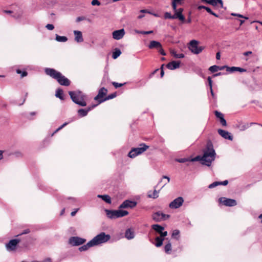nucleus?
<instances>
[{"mask_svg":"<svg viewBox=\"0 0 262 262\" xmlns=\"http://www.w3.org/2000/svg\"><path fill=\"white\" fill-rule=\"evenodd\" d=\"M215 152L211 143H208L206 148L204 150L202 157L198 156L191 159L192 161H201L202 164L209 166L215 159Z\"/></svg>","mask_w":262,"mask_h":262,"instance_id":"f257e3e1","label":"nucleus"},{"mask_svg":"<svg viewBox=\"0 0 262 262\" xmlns=\"http://www.w3.org/2000/svg\"><path fill=\"white\" fill-rule=\"evenodd\" d=\"M45 73L47 75L55 79L60 85L69 86L70 84V81L67 78L54 69L46 68Z\"/></svg>","mask_w":262,"mask_h":262,"instance_id":"f03ea898","label":"nucleus"},{"mask_svg":"<svg viewBox=\"0 0 262 262\" xmlns=\"http://www.w3.org/2000/svg\"><path fill=\"white\" fill-rule=\"evenodd\" d=\"M69 94L75 103L81 106L86 105L85 102L86 96L82 92L80 91H70Z\"/></svg>","mask_w":262,"mask_h":262,"instance_id":"7ed1b4c3","label":"nucleus"},{"mask_svg":"<svg viewBox=\"0 0 262 262\" xmlns=\"http://www.w3.org/2000/svg\"><path fill=\"white\" fill-rule=\"evenodd\" d=\"M111 238L109 234H106L104 232H101L90 241L93 246H98L107 242Z\"/></svg>","mask_w":262,"mask_h":262,"instance_id":"20e7f679","label":"nucleus"},{"mask_svg":"<svg viewBox=\"0 0 262 262\" xmlns=\"http://www.w3.org/2000/svg\"><path fill=\"white\" fill-rule=\"evenodd\" d=\"M106 215L108 218L111 219H115L123 217L128 214V212L126 210H108L105 209Z\"/></svg>","mask_w":262,"mask_h":262,"instance_id":"39448f33","label":"nucleus"},{"mask_svg":"<svg viewBox=\"0 0 262 262\" xmlns=\"http://www.w3.org/2000/svg\"><path fill=\"white\" fill-rule=\"evenodd\" d=\"M149 146L144 143L140 144V147L133 148L128 154V156L130 158H134L142 154L145 151Z\"/></svg>","mask_w":262,"mask_h":262,"instance_id":"423d86ee","label":"nucleus"},{"mask_svg":"<svg viewBox=\"0 0 262 262\" xmlns=\"http://www.w3.org/2000/svg\"><path fill=\"white\" fill-rule=\"evenodd\" d=\"M199 42L196 40H192L189 42L188 49L194 54H199L202 52L204 48L202 46H198Z\"/></svg>","mask_w":262,"mask_h":262,"instance_id":"0eeeda50","label":"nucleus"},{"mask_svg":"<svg viewBox=\"0 0 262 262\" xmlns=\"http://www.w3.org/2000/svg\"><path fill=\"white\" fill-rule=\"evenodd\" d=\"M184 201V199L182 196L178 197L169 204V207L171 209H178L182 206Z\"/></svg>","mask_w":262,"mask_h":262,"instance_id":"6e6552de","label":"nucleus"},{"mask_svg":"<svg viewBox=\"0 0 262 262\" xmlns=\"http://www.w3.org/2000/svg\"><path fill=\"white\" fill-rule=\"evenodd\" d=\"M85 241V239L78 236L71 237L69 240V244L73 246L82 245L84 243Z\"/></svg>","mask_w":262,"mask_h":262,"instance_id":"1a4fd4ad","label":"nucleus"},{"mask_svg":"<svg viewBox=\"0 0 262 262\" xmlns=\"http://www.w3.org/2000/svg\"><path fill=\"white\" fill-rule=\"evenodd\" d=\"M19 239H13L10 240L8 243L6 245V248L8 251H15L18 244L20 242Z\"/></svg>","mask_w":262,"mask_h":262,"instance_id":"9d476101","label":"nucleus"},{"mask_svg":"<svg viewBox=\"0 0 262 262\" xmlns=\"http://www.w3.org/2000/svg\"><path fill=\"white\" fill-rule=\"evenodd\" d=\"M169 217V215L165 214L160 211L156 212L152 215V219L156 222H160L166 219H168Z\"/></svg>","mask_w":262,"mask_h":262,"instance_id":"9b49d317","label":"nucleus"},{"mask_svg":"<svg viewBox=\"0 0 262 262\" xmlns=\"http://www.w3.org/2000/svg\"><path fill=\"white\" fill-rule=\"evenodd\" d=\"M219 201L220 203L223 204L226 206L232 207L236 205L237 204L236 200L224 197L220 198Z\"/></svg>","mask_w":262,"mask_h":262,"instance_id":"f8f14e48","label":"nucleus"},{"mask_svg":"<svg viewBox=\"0 0 262 262\" xmlns=\"http://www.w3.org/2000/svg\"><path fill=\"white\" fill-rule=\"evenodd\" d=\"M137 205V202L128 200L124 201L119 207V209L122 208H133Z\"/></svg>","mask_w":262,"mask_h":262,"instance_id":"ddd939ff","label":"nucleus"},{"mask_svg":"<svg viewBox=\"0 0 262 262\" xmlns=\"http://www.w3.org/2000/svg\"><path fill=\"white\" fill-rule=\"evenodd\" d=\"M107 92V90L103 87L101 88L98 92V94L94 98L95 100H97L99 103V100L104 99L103 97L106 95Z\"/></svg>","mask_w":262,"mask_h":262,"instance_id":"4468645a","label":"nucleus"},{"mask_svg":"<svg viewBox=\"0 0 262 262\" xmlns=\"http://www.w3.org/2000/svg\"><path fill=\"white\" fill-rule=\"evenodd\" d=\"M183 11V8H180L177 12H174V14L172 15V19H179L180 20L184 22L185 18L182 14Z\"/></svg>","mask_w":262,"mask_h":262,"instance_id":"2eb2a0df","label":"nucleus"},{"mask_svg":"<svg viewBox=\"0 0 262 262\" xmlns=\"http://www.w3.org/2000/svg\"><path fill=\"white\" fill-rule=\"evenodd\" d=\"M125 34V31L124 29H121L118 30H116L113 32V37L116 40L121 39Z\"/></svg>","mask_w":262,"mask_h":262,"instance_id":"dca6fc26","label":"nucleus"},{"mask_svg":"<svg viewBox=\"0 0 262 262\" xmlns=\"http://www.w3.org/2000/svg\"><path fill=\"white\" fill-rule=\"evenodd\" d=\"M217 132L219 135L224 139H228L231 141L233 140V137L229 132L222 129H219Z\"/></svg>","mask_w":262,"mask_h":262,"instance_id":"f3484780","label":"nucleus"},{"mask_svg":"<svg viewBox=\"0 0 262 262\" xmlns=\"http://www.w3.org/2000/svg\"><path fill=\"white\" fill-rule=\"evenodd\" d=\"M96 105H93L91 106L88 107L86 109L81 108L78 110L77 113L80 117H85L88 115L89 112L94 108Z\"/></svg>","mask_w":262,"mask_h":262,"instance_id":"a211bd4d","label":"nucleus"},{"mask_svg":"<svg viewBox=\"0 0 262 262\" xmlns=\"http://www.w3.org/2000/svg\"><path fill=\"white\" fill-rule=\"evenodd\" d=\"M180 61H172L167 64L166 67L169 70H173L180 67Z\"/></svg>","mask_w":262,"mask_h":262,"instance_id":"6ab92c4d","label":"nucleus"},{"mask_svg":"<svg viewBox=\"0 0 262 262\" xmlns=\"http://www.w3.org/2000/svg\"><path fill=\"white\" fill-rule=\"evenodd\" d=\"M75 36V40L77 42H81L83 41L82 32L80 31L75 30L73 32Z\"/></svg>","mask_w":262,"mask_h":262,"instance_id":"aec40b11","label":"nucleus"},{"mask_svg":"<svg viewBox=\"0 0 262 262\" xmlns=\"http://www.w3.org/2000/svg\"><path fill=\"white\" fill-rule=\"evenodd\" d=\"M246 71V70L240 67H232L227 68V72L230 73H232L235 72H239L241 73L245 72Z\"/></svg>","mask_w":262,"mask_h":262,"instance_id":"412c9836","label":"nucleus"},{"mask_svg":"<svg viewBox=\"0 0 262 262\" xmlns=\"http://www.w3.org/2000/svg\"><path fill=\"white\" fill-rule=\"evenodd\" d=\"M125 237L127 239H132L135 237V233L133 229H127L125 232Z\"/></svg>","mask_w":262,"mask_h":262,"instance_id":"4be33fe9","label":"nucleus"},{"mask_svg":"<svg viewBox=\"0 0 262 262\" xmlns=\"http://www.w3.org/2000/svg\"><path fill=\"white\" fill-rule=\"evenodd\" d=\"M161 47H162V45L161 44V43L160 42H159L158 41H156V40L151 41L148 45V48L149 49H154V48L159 49Z\"/></svg>","mask_w":262,"mask_h":262,"instance_id":"5701e85b","label":"nucleus"},{"mask_svg":"<svg viewBox=\"0 0 262 262\" xmlns=\"http://www.w3.org/2000/svg\"><path fill=\"white\" fill-rule=\"evenodd\" d=\"M98 198H101L104 201L108 204L111 203V198L108 195H97Z\"/></svg>","mask_w":262,"mask_h":262,"instance_id":"b1692460","label":"nucleus"},{"mask_svg":"<svg viewBox=\"0 0 262 262\" xmlns=\"http://www.w3.org/2000/svg\"><path fill=\"white\" fill-rule=\"evenodd\" d=\"M152 228L155 230L157 232L161 233L162 231L164 230V228L163 227L158 224H155L152 226Z\"/></svg>","mask_w":262,"mask_h":262,"instance_id":"393cba45","label":"nucleus"},{"mask_svg":"<svg viewBox=\"0 0 262 262\" xmlns=\"http://www.w3.org/2000/svg\"><path fill=\"white\" fill-rule=\"evenodd\" d=\"M93 247L91 242L89 241L86 244L84 245L79 248L80 251H84L87 250L89 248Z\"/></svg>","mask_w":262,"mask_h":262,"instance_id":"a878e982","label":"nucleus"},{"mask_svg":"<svg viewBox=\"0 0 262 262\" xmlns=\"http://www.w3.org/2000/svg\"><path fill=\"white\" fill-rule=\"evenodd\" d=\"M210 2V5H212L213 6H217L218 5H220L221 8L223 7V3L222 0H212Z\"/></svg>","mask_w":262,"mask_h":262,"instance_id":"bb28decb","label":"nucleus"},{"mask_svg":"<svg viewBox=\"0 0 262 262\" xmlns=\"http://www.w3.org/2000/svg\"><path fill=\"white\" fill-rule=\"evenodd\" d=\"M116 97V93H114L111 94L110 95H108L107 96H106L105 98H104V99L100 100H99V103L103 102L104 101H105L106 100H110V99H113V98H115Z\"/></svg>","mask_w":262,"mask_h":262,"instance_id":"cd10ccee","label":"nucleus"},{"mask_svg":"<svg viewBox=\"0 0 262 262\" xmlns=\"http://www.w3.org/2000/svg\"><path fill=\"white\" fill-rule=\"evenodd\" d=\"M164 251L167 254H170L171 251V244L170 242H168L164 246Z\"/></svg>","mask_w":262,"mask_h":262,"instance_id":"c85d7f7f","label":"nucleus"},{"mask_svg":"<svg viewBox=\"0 0 262 262\" xmlns=\"http://www.w3.org/2000/svg\"><path fill=\"white\" fill-rule=\"evenodd\" d=\"M55 96L60 99L63 100V91L60 89H57L56 91Z\"/></svg>","mask_w":262,"mask_h":262,"instance_id":"c756f323","label":"nucleus"},{"mask_svg":"<svg viewBox=\"0 0 262 262\" xmlns=\"http://www.w3.org/2000/svg\"><path fill=\"white\" fill-rule=\"evenodd\" d=\"M159 191H157L156 190H155L152 193L151 192H148V197L150 198L156 199L158 197Z\"/></svg>","mask_w":262,"mask_h":262,"instance_id":"7c9ffc66","label":"nucleus"},{"mask_svg":"<svg viewBox=\"0 0 262 262\" xmlns=\"http://www.w3.org/2000/svg\"><path fill=\"white\" fill-rule=\"evenodd\" d=\"M180 232L179 230H174L172 233V237L176 238L177 240H179L180 237Z\"/></svg>","mask_w":262,"mask_h":262,"instance_id":"2f4dec72","label":"nucleus"},{"mask_svg":"<svg viewBox=\"0 0 262 262\" xmlns=\"http://www.w3.org/2000/svg\"><path fill=\"white\" fill-rule=\"evenodd\" d=\"M155 240L156 242V243L155 244L156 246L157 247H159L162 245L164 238L160 237H157Z\"/></svg>","mask_w":262,"mask_h":262,"instance_id":"473e14b6","label":"nucleus"},{"mask_svg":"<svg viewBox=\"0 0 262 262\" xmlns=\"http://www.w3.org/2000/svg\"><path fill=\"white\" fill-rule=\"evenodd\" d=\"M56 40L58 42H66L68 40V38L66 36H61L56 34Z\"/></svg>","mask_w":262,"mask_h":262,"instance_id":"72a5a7b5","label":"nucleus"},{"mask_svg":"<svg viewBox=\"0 0 262 262\" xmlns=\"http://www.w3.org/2000/svg\"><path fill=\"white\" fill-rule=\"evenodd\" d=\"M121 54V52L119 49H116L115 51L113 52L112 57L114 59L117 58Z\"/></svg>","mask_w":262,"mask_h":262,"instance_id":"f704fd0d","label":"nucleus"},{"mask_svg":"<svg viewBox=\"0 0 262 262\" xmlns=\"http://www.w3.org/2000/svg\"><path fill=\"white\" fill-rule=\"evenodd\" d=\"M249 127H250V125L248 123L240 124L238 126V128L241 131H244V130H246V129L248 128Z\"/></svg>","mask_w":262,"mask_h":262,"instance_id":"c9c22d12","label":"nucleus"},{"mask_svg":"<svg viewBox=\"0 0 262 262\" xmlns=\"http://www.w3.org/2000/svg\"><path fill=\"white\" fill-rule=\"evenodd\" d=\"M219 69V66L214 65V66H212L210 67V68H209V70L211 73H214V72L218 71Z\"/></svg>","mask_w":262,"mask_h":262,"instance_id":"e433bc0d","label":"nucleus"},{"mask_svg":"<svg viewBox=\"0 0 262 262\" xmlns=\"http://www.w3.org/2000/svg\"><path fill=\"white\" fill-rule=\"evenodd\" d=\"M140 12L142 13H148V14H152L156 17L158 16V15L157 14L153 13L151 12L150 11L146 10V9L141 10L140 11Z\"/></svg>","mask_w":262,"mask_h":262,"instance_id":"4c0bfd02","label":"nucleus"},{"mask_svg":"<svg viewBox=\"0 0 262 262\" xmlns=\"http://www.w3.org/2000/svg\"><path fill=\"white\" fill-rule=\"evenodd\" d=\"M70 122H65L62 125H61L60 126H59L58 128H57L55 132L52 134V136H53V135L55 133H56L57 132H58L59 130H60V129H61L63 127H64V126H66L67 125H68L69 123Z\"/></svg>","mask_w":262,"mask_h":262,"instance_id":"58836bf2","label":"nucleus"},{"mask_svg":"<svg viewBox=\"0 0 262 262\" xmlns=\"http://www.w3.org/2000/svg\"><path fill=\"white\" fill-rule=\"evenodd\" d=\"M16 73L21 75V77H25L27 75L28 73L26 71H21L19 69L16 70Z\"/></svg>","mask_w":262,"mask_h":262,"instance_id":"ea45409f","label":"nucleus"},{"mask_svg":"<svg viewBox=\"0 0 262 262\" xmlns=\"http://www.w3.org/2000/svg\"><path fill=\"white\" fill-rule=\"evenodd\" d=\"M177 161H178L179 163H185L187 161H191V159H189L187 158H180V159H177ZM191 162H192V161H191Z\"/></svg>","mask_w":262,"mask_h":262,"instance_id":"a19ab883","label":"nucleus"},{"mask_svg":"<svg viewBox=\"0 0 262 262\" xmlns=\"http://www.w3.org/2000/svg\"><path fill=\"white\" fill-rule=\"evenodd\" d=\"M218 185H220V182H214L212 183V184H210L208 186V188L211 189V188H214L215 187H216Z\"/></svg>","mask_w":262,"mask_h":262,"instance_id":"79ce46f5","label":"nucleus"},{"mask_svg":"<svg viewBox=\"0 0 262 262\" xmlns=\"http://www.w3.org/2000/svg\"><path fill=\"white\" fill-rule=\"evenodd\" d=\"M164 18L165 19H172V15L169 12H165L164 13Z\"/></svg>","mask_w":262,"mask_h":262,"instance_id":"37998d69","label":"nucleus"},{"mask_svg":"<svg viewBox=\"0 0 262 262\" xmlns=\"http://www.w3.org/2000/svg\"><path fill=\"white\" fill-rule=\"evenodd\" d=\"M215 115L216 116V117L218 118H219L220 119H221L222 118H223L224 117V115L222 113H221V112H219L217 111H216L215 112Z\"/></svg>","mask_w":262,"mask_h":262,"instance_id":"c03bdc74","label":"nucleus"},{"mask_svg":"<svg viewBox=\"0 0 262 262\" xmlns=\"http://www.w3.org/2000/svg\"><path fill=\"white\" fill-rule=\"evenodd\" d=\"M231 15L234 16H238L240 18H244L246 19H248V17L244 16L243 15L240 14L232 13H231Z\"/></svg>","mask_w":262,"mask_h":262,"instance_id":"a18cd8bd","label":"nucleus"},{"mask_svg":"<svg viewBox=\"0 0 262 262\" xmlns=\"http://www.w3.org/2000/svg\"><path fill=\"white\" fill-rule=\"evenodd\" d=\"M112 84L114 86V87L116 89L122 86L124 84L123 83H118L116 82H113L112 83Z\"/></svg>","mask_w":262,"mask_h":262,"instance_id":"49530a36","label":"nucleus"},{"mask_svg":"<svg viewBox=\"0 0 262 262\" xmlns=\"http://www.w3.org/2000/svg\"><path fill=\"white\" fill-rule=\"evenodd\" d=\"M91 4L93 6H100L101 4L98 0H92Z\"/></svg>","mask_w":262,"mask_h":262,"instance_id":"de8ad7c7","label":"nucleus"},{"mask_svg":"<svg viewBox=\"0 0 262 262\" xmlns=\"http://www.w3.org/2000/svg\"><path fill=\"white\" fill-rule=\"evenodd\" d=\"M46 28L49 30H52L54 29V26L52 24H47L46 26Z\"/></svg>","mask_w":262,"mask_h":262,"instance_id":"09e8293b","label":"nucleus"},{"mask_svg":"<svg viewBox=\"0 0 262 262\" xmlns=\"http://www.w3.org/2000/svg\"><path fill=\"white\" fill-rule=\"evenodd\" d=\"M177 4H178L177 3L172 2L171 5H172V9H173V10L174 11V12L178 11V9H177Z\"/></svg>","mask_w":262,"mask_h":262,"instance_id":"8fccbe9b","label":"nucleus"},{"mask_svg":"<svg viewBox=\"0 0 262 262\" xmlns=\"http://www.w3.org/2000/svg\"><path fill=\"white\" fill-rule=\"evenodd\" d=\"M220 123L222 124L223 126H226L227 123L226 120L224 119V118H222L221 119H220Z\"/></svg>","mask_w":262,"mask_h":262,"instance_id":"3c124183","label":"nucleus"},{"mask_svg":"<svg viewBox=\"0 0 262 262\" xmlns=\"http://www.w3.org/2000/svg\"><path fill=\"white\" fill-rule=\"evenodd\" d=\"M207 80L209 83L210 89H211V88H212V81L211 80V78L210 77H208L207 78Z\"/></svg>","mask_w":262,"mask_h":262,"instance_id":"603ef678","label":"nucleus"},{"mask_svg":"<svg viewBox=\"0 0 262 262\" xmlns=\"http://www.w3.org/2000/svg\"><path fill=\"white\" fill-rule=\"evenodd\" d=\"M185 57V55L184 54L181 53V54H177L175 55V58H183Z\"/></svg>","mask_w":262,"mask_h":262,"instance_id":"864d4df0","label":"nucleus"},{"mask_svg":"<svg viewBox=\"0 0 262 262\" xmlns=\"http://www.w3.org/2000/svg\"><path fill=\"white\" fill-rule=\"evenodd\" d=\"M163 179H166L167 180V182H165L162 187H164L167 183H168L170 181V178L167 176H163Z\"/></svg>","mask_w":262,"mask_h":262,"instance_id":"5fc2aeb1","label":"nucleus"},{"mask_svg":"<svg viewBox=\"0 0 262 262\" xmlns=\"http://www.w3.org/2000/svg\"><path fill=\"white\" fill-rule=\"evenodd\" d=\"M159 53H160L161 55H163V56L166 55V53H165V52L164 51V50L162 49V47H160V48H159Z\"/></svg>","mask_w":262,"mask_h":262,"instance_id":"6e6d98bb","label":"nucleus"},{"mask_svg":"<svg viewBox=\"0 0 262 262\" xmlns=\"http://www.w3.org/2000/svg\"><path fill=\"white\" fill-rule=\"evenodd\" d=\"M167 235V231H162V232L160 233V237H162L164 238L165 236H166Z\"/></svg>","mask_w":262,"mask_h":262,"instance_id":"4d7b16f0","label":"nucleus"},{"mask_svg":"<svg viewBox=\"0 0 262 262\" xmlns=\"http://www.w3.org/2000/svg\"><path fill=\"white\" fill-rule=\"evenodd\" d=\"M227 68H228V66H219V70H223L226 69V71L227 72Z\"/></svg>","mask_w":262,"mask_h":262,"instance_id":"13d9d810","label":"nucleus"},{"mask_svg":"<svg viewBox=\"0 0 262 262\" xmlns=\"http://www.w3.org/2000/svg\"><path fill=\"white\" fill-rule=\"evenodd\" d=\"M164 64H162L161 66V67L160 68L161 69V73H160V75H161V77H162L163 76H164V70H163V67H164Z\"/></svg>","mask_w":262,"mask_h":262,"instance_id":"bf43d9fd","label":"nucleus"},{"mask_svg":"<svg viewBox=\"0 0 262 262\" xmlns=\"http://www.w3.org/2000/svg\"><path fill=\"white\" fill-rule=\"evenodd\" d=\"M220 182V185H224V186L227 185L228 183V181L227 180H225V181H224L222 182Z\"/></svg>","mask_w":262,"mask_h":262,"instance_id":"052dcab7","label":"nucleus"},{"mask_svg":"<svg viewBox=\"0 0 262 262\" xmlns=\"http://www.w3.org/2000/svg\"><path fill=\"white\" fill-rule=\"evenodd\" d=\"M138 33H139V32ZM151 33H152V31L140 32V33L143 34H149Z\"/></svg>","mask_w":262,"mask_h":262,"instance_id":"680f3d73","label":"nucleus"},{"mask_svg":"<svg viewBox=\"0 0 262 262\" xmlns=\"http://www.w3.org/2000/svg\"><path fill=\"white\" fill-rule=\"evenodd\" d=\"M79 210V208H77V209H76L74 211H72L71 213V215L72 216H74V215H75L76 213H77V212Z\"/></svg>","mask_w":262,"mask_h":262,"instance_id":"e2e57ef3","label":"nucleus"},{"mask_svg":"<svg viewBox=\"0 0 262 262\" xmlns=\"http://www.w3.org/2000/svg\"><path fill=\"white\" fill-rule=\"evenodd\" d=\"M84 19V17H78L76 18V22H79L80 21L83 20Z\"/></svg>","mask_w":262,"mask_h":262,"instance_id":"0e129e2a","label":"nucleus"},{"mask_svg":"<svg viewBox=\"0 0 262 262\" xmlns=\"http://www.w3.org/2000/svg\"><path fill=\"white\" fill-rule=\"evenodd\" d=\"M205 10H206V11H207L208 13H210V14H211V13H212V12H213V11L211 10V9L210 8L206 7V8Z\"/></svg>","mask_w":262,"mask_h":262,"instance_id":"69168bd1","label":"nucleus"},{"mask_svg":"<svg viewBox=\"0 0 262 262\" xmlns=\"http://www.w3.org/2000/svg\"><path fill=\"white\" fill-rule=\"evenodd\" d=\"M252 54V52L251 51H247V52H246L244 53V55L245 56H248L250 54Z\"/></svg>","mask_w":262,"mask_h":262,"instance_id":"338daca9","label":"nucleus"},{"mask_svg":"<svg viewBox=\"0 0 262 262\" xmlns=\"http://www.w3.org/2000/svg\"><path fill=\"white\" fill-rule=\"evenodd\" d=\"M206 8V6H199L198 7V10H200L202 9H205Z\"/></svg>","mask_w":262,"mask_h":262,"instance_id":"774afa93","label":"nucleus"}]
</instances>
